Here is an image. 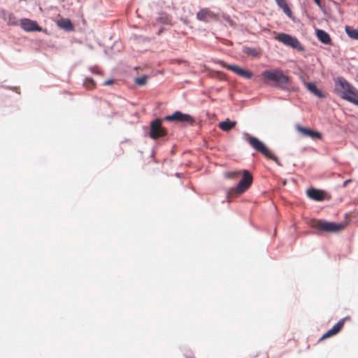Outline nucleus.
Wrapping results in <instances>:
<instances>
[{
  "label": "nucleus",
  "instance_id": "obj_1",
  "mask_svg": "<svg viewBox=\"0 0 358 358\" xmlns=\"http://www.w3.org/2000/svg\"><path fill=\"white\" fill-rule=\"evenodd\" d=\"M243 173L242 179L238 182L237 185L231 189L229 194H241L243 193L252 184V175L247 170L243 171H231L224 173V177L228 179H237L241 173Z\"/></svg>",
  "mask_w": 358,
  "mask_h": 358
},
{
  "label": "nucleus",
  "instance_id": "obj_2",
  "mask_svg": "<svg viewBox=\"0 0 358 358\" xmlns=\"http://www.w3.org/2000/svg\"><path fill=\"white\" fill-rule=\"evenodd\" d=\"M244 136H245L246 141L250 144V145L256 150L257 152H261L262 155H264L267 158H269L278 165L281 166L280 162L278 161V158L273 155L270 150L268 149V148L264 145V143L260 141L258 138L251 136L248 135V134H244Z\"/></svg>",
  "mask_w": 358,
  "mask_h": 358
},
{
  "label": "nucleus",
  "instance_id": "obj_3",
  "mask_svg": "<svg viewBox=\"0 0 358 358\" xmlns=\"http://www.w3.org/2000/svg\"><path fill=\"white\" fill-rule=\"evenodd\" d=\"M262 76L264 78L274 81L278 86L283 89L287 87V84L289 82V77L283 74L280 70H266L262 73Z\"/></svg>",
  "mask_w": 358,
  "mask_h": 358
},
{
  "label": "nucleus",
  "instance_id": "obj_4",
  "mask_svg": "<svg viewBox=\"0 0 358 358\" xmlns=\"http://www.w3.org/2000/svg\"><path fill=\"white\" fill-rule=\"evenodd\" d=\"M343 224H337L333 222H327L322 220H314L312 227L322 231L328 233H336L343 228Z\"/></svg>",
  "mask_w": 358,
  "mask_h": 358
},
{
  "label": "nucleus",
  "instance_id": "obj_5",
  "mask_svg": "<svg viewBox=\"0 0 358 358\" xmlns=\"http://www.w3.org/2000/svg\"><path fill=\"white\" fill-rule=\"evenodd\" d=\"M275 38L287 46L296 49L299 51L303 50V47L299 40L289 34L281 33L279 34Z\"/></svg>",
  "mask_w": 358,
  "mask_h": 358
},
{
  "label": "nucleus",
  "instance_id": "obj_6",
  "mask_svg": "<svg viewBox=\"0 0 358 358\" xmlns=\"http://www.w3.org/2000/svg\"><path fill=\"white\" fill-rule=\"evenodd\" d=\"M355 88L345 79L339 77L335 83V90L343 99Z\"/></svg>",
  "mask_w": 358,
  "mask_h": 358
},
{
  "label": "nucleus",
  "instance_id": "obj_7",
  "mask_svg": "<svg viewBox=\"0 0 358 358\" xmlns=\"http://www.w3.org/2000/svg\"><path fill=\"white\" fill-rule=\"evenodd\" d=\"M162 122L161 119H157L151 122L150 136L152 138L156 139L166 134L165 129L162 126Z\"/></svg>",
  "mask_w": 358,
  "mask_h": 358
},
{
  "label": "nucleus",
  "instance_id": "obj_8",
  "mask_svg": "<svg viewBox=\"0 0 358 358\" xmlns=\"http://www.w3.org/2000/svg\"><path fill=\"white\" fill-rule=\"evenodd\" d=\"M166 121L169 122H193L192 117L186 113H182L180 111H176L174 113L170 115H166L164 118Z\"/></svg>",
  "mask_w": 358,
  "mask_h": 358
},
{
  "label": "nucleus",
  "instance_id": "obj_9",
  "mask_svg": "<svg viewBox=\"0 0 358 358\" xmlns=\"http://www.w3.org/2000/svg\"><path fill=\"white\" fill-rule=\"evenodd\" d=\"M20 25L21 27L26 31H41L42 30V28L38 25L36 21L31 20L27 18L22 19Z\"/></svg>",
  "mask_w": 358,
  "mask_h": 358
},
{
  "label": "nucleus",
  "instance_id": "obj_10",
  "mask_svg": "<svg viewBox=\"0 0 358 358\" xmlns=\"http://www.w3.org/2000/svg\"><path fill=\"white\" fill-rule=\"evenodd\" d=\"M220 63L228 69L232 71L236 74L243 76L246 78H251L252 77V74L251 72L244 70L236 65H228L224 64L223 62H220Z\"/></svg>",
  "mask_w": 358,
  "mask_h": 358
},
{
  "label": "nucleus",
  "instance_id": "obj_11",
  "mask_svg": "<svg viewBox=\"0 0 358 358\" xmlns=\"http://www.w3.org/2000/svg\"><path fill=\"white\" fill-rule=\"evenodd\" d=\"M296 130L303 136L310 137L312 139L321 138L322 135L320 132L313 131L308 128L296 125Z\"/></svg>",
  "mask_w": 358,
  "mask_h": 358
},
{
  "label": "nucleus",
  "instance_id": "obj_12",
  "mask_svg": "<svg viewBox=\"0 0 358 358\" xmlns=\"http://www.w3.org/2000/svg\"><path fill=\"white\" fill-rule=\"evenodd\" d=\"M0 17L3 19L9 25H16L17 24V17L13 13L5 10H0Z\"/></svg>",
  "mask_w": 358,
  "mask_h": 358
},
{
  "label": "nucleus",
  "instance_id": "obj_13",
  "mask_svg": "<svg viewBox=\"0 0 358 358\" xmlns=\"http://www.w3.org/2000/svg\"><path fill=\"white\" fill-rule=\"evenodd\" d=\"M344 324V320H341L336 324H335L329 330H328L322 336V339L329 338L334 335L338 334L342 329Z\"/></svg>",
  "mask_w": 358,
  "mask_h": 358
},
{
  "label": "nucleus",
  "instance_id": "obj_14",
  "mask_svg": "<svg viewBox=\"0 0 358 358\" xmlns=\"http://www.w3.org/2000/svg\"><path fill=\"white\" fill-rule=\"evenodd\" d=\"M308 197L315 201H322L324 199L323 192L317 189L311 188L306 192Z\"/></svg>",
  "mask_w": 358,
  "mask_h": 358
},
{
  "label": "nucleus",
  "instance_id": "obj_15",
  "mask_svg": "<svg viewBox=\"0 0 358 358\" xmlns=\"http://www.w3.org/2000/svg\"><path fill=\"white\" fill-rule=\"evenodd\" d=\"M316 36L320 41L324 44H329L331 43V38L325 31L317 29L316 31Z\"/></svg>",
  "mask_w": 358,
  "mask_h": 358
},
{
  "label": "nucleus",
  "instance_id": "obj_16",
  "mask_svg": "<svg viewBox=\"0 0 358 358\" xmlns=\"http://www.w3.org/2000/svg\"><path fill=\"white\" fill-rule=\"evenodd\" d=\"M306 88L308 91H310L312 94H313L315 96L319 97V98H324L325 95L319 90L315 84L313 83H305Z\"/></svg>",
  "mask_w": 358,
  "mask_h": 358
},
{
  "label": "nucleus",
  "instance_id": "obj_17",
  "mask_svg": "<svg viewBox=\"0 0 358 358\" xmlns=\"http://www.w3.org/2000/svg\"><path fill=\"white\" fill-rule=\"evenodd\" d=\"M343 99L358 106V90L355 87L353 88L352 91Z\"/></svg>",
  "mask_w": 358,
  "mask_h": 358
},
{
  "label": "nucleus",
  "instance_id": "obj_18",
  "mask_svg": "<svg viewBox=\"0 0 358 358\" xmlns=\"http://www.w3.org/2000/svg\"><path fill=\"white\" fill-rule=\"evenodd\" d=\"M236 124V122L231 121L227 119L225 121L220 122L218 124V127L220 129L224 131H229L232 129Z\"/></svg>",
  "mask_w": 358,
  "mask_h": 358
},
{
  "label": "nucleus",
  "instance_id": "obj_19",
  "mask_svg": "<svg viewBox=\"0 0 358 358\" xmlns=\"http://www.w3.org/2000/svg\"><path fill=\"white\" fill-rule=\"evenodd\" d=\"M58 27L65 31H71L73 30V24L70 20L66 18H62L59 20L57 22Z\"/></svg>",
  "mask_w": 358,
  "mask_h": 358
},
{
  "label": "nucleus",
  "instance_id": "obj_20",
  "mask_svg": "<svg viewBox=\"0 0 358 358\" xmlns=\"http://www.w3.org/2000/svg\"><path fill=\"white\" fill-rule=\"evenodd\" d=\"M345 30L350 38L358 40V29H352L350 27L346 26Z\"/></svg>",
  "mask_w": 358,
  "mask_h": 358
},
{
  "label": "nucleus",
  "instance_id": "obj_21",
  "mask_svg": "<svg viewBox=\"0 0 358 358\" xmlns=\"http://www.w3.org/2000/svg\"><path fill=\"white\" fill-rule=\"evenodd\" d=\"M209 15V10L207 8L201 9L197 14L196 18L201 21H207V17Z\"/></svg>",
  "mask_w": 358,
  "mask_h": 358
},
{
  "label": "nucleus",
  "instance_id": "obj_22",
  "mask_svg": "<svg viewBox=\"0 0 358 358\" xmlns=\"http://www.w3.org/2000/svg\"><path fill=\"white\" fill-rule=\"evenodd\" d=\"M157 22L162 24H168L169 22V17L166 14H161L156 19Z\"/></svg>",
  "mask_w": 358,
  "mask_h": 358
},
{
  "label": "nucleus",
  "instance_id": "obj_23",
  "mask_svg": "<svg viewBox=\"0 0 358 358\" xmlns=\"http://www.w3.org/2000/svg\"><path fill=\"white\" fill-rule=\"evenodd\" d=\"M83 85L87 89H91L95 85V82L92 78H86L83 83Z\"/></svg>",
  "mask_w": 358,
  "mask_h": 358
},
{
  "label": "nucleus",
  "instance_id": "obj_24",
  "mask_svg": "<svg viewBox=\"0 0 358 358\" xmlns=\"http://www.w3.org/2000/svg\"><path fill=\"white\" fill-rule=\"evenodd\" d=\"M243 52L248 55H252L253 57H256L258 55V52L257 51L256 49L255 48H244L243 49Z\"/></svg>",
  "mask_w": 358,
  "mask_h": 358
},
{
  "label": "nucleus",
  "instance_id": "obj_25",
  "mask_svg": "<svg viewBox=\"0 0 358 358\" xmlns=\"http://www.w3.org/2000/svg\"><path fill=\"white\" fill-rule=\"evenodd\" d=\"M148 77L143 76L142 77L135 78V83L139 86L144 85L146 83Z\"/></svg>",
  "mask_w": 358,
  "mask_h": 358
},
{
  "label": "nucleus",
  "instance_id": "obj_26",
  "mask_svg": "<svg viewBox=\"0 0 358 358\" xmlns=\"http://www.w3.org/2000/svg\"><path fill=\"white\" fill-rule=\"evenodd\" d=\"M281 8L282 9L283 12L288 16V17H291L292 15V12L289 9V8L288 7L287 4H285L282 7H281Z\"/></svg>",
  "mask_w": 358,
  "mask_h": 358
},
{
  "label": "nucleus",
  "instance_id": "obj_27",
  "mask_svg": "<svg viewBox=\"0 0 358 358\" xmlns=\"http://www.w3.org/2000/svg\"><path fill=\"white\" fill-rule=\"evenodd\" d=\"M275 1L280 8L287 4L285 0H275Z\"/></svg>",
  "mask_w": 358,
  "mask_h": 358
},
{
  "label": "nucleus",
  "instance_id": "obj_28",
  "mask_svg": "<svg viewBox=\"0 0 358 358\" xmlns=\"http://www.w3.org/2000/svg\"><path fill=\"white\" fill-rule=\"evenodd\" d=\"M113 83V80H108L104 82L105 85H109Z\"/></svg>",
  "mask_w": 358,
  "mask_h": 358
},
{
  "label": "nucleus",
  "instance_id": "obj_29",
  "mask_svg": "<svg viewBox=\"0 0 358 358\" xmlns=\"http://www.w3.org/2000/svg\"><path fill=\"white\" fill-rule=\"evenodd\" d=\"M315 3L320 7H322L320 0H314Z\"/></svg>",
  "mask_w": 358,
  "mask_h": 358
},
{
  "label": "nucleus",
  "instance_id": "obj_30",
  "mask_svg": "<svg viewBox=\"0 0 358 358\" xmlns=\"http://www.w3.org/2000/svg\"><path fill=\"white\" fill-rule=\"evenodd\" d=\"M351 180H347L345 181H344L343 184V187H346V185L350 182Z\"/></svg>",
  "mask_w": 358,
  "mask_h": 358
},
{
  "label": "nucleus",
  "instance_id": "obj_31",
  "mask_svg": "<svg viewBox=\"0 0 358 358\" xmlns=\"http://www.w3.org/2000/svg\"><path fill=\"white\" fill-rule=\"evenodd\" d=\"M185 24L187 23V20H182Z\"/></svg>",
  "mask_w": 358,
  "mask_h": 358
},
{
  "label": "nucleus",
  "instance_id": "obj_32",
  "mask_svg": "<svg viewBox=\"0 0 358 358\" xmlns=\"http://www.w3.org/2000/svg\"><path fill=\"white\" fill-rule=\"evenodd\" d=\"M90 70H91V71H92V73H94V72H95L92 68H91V69H90Z\"/></svg>",
  "mask_w": 358,
  "mask_h": 358
}]
</instances>
